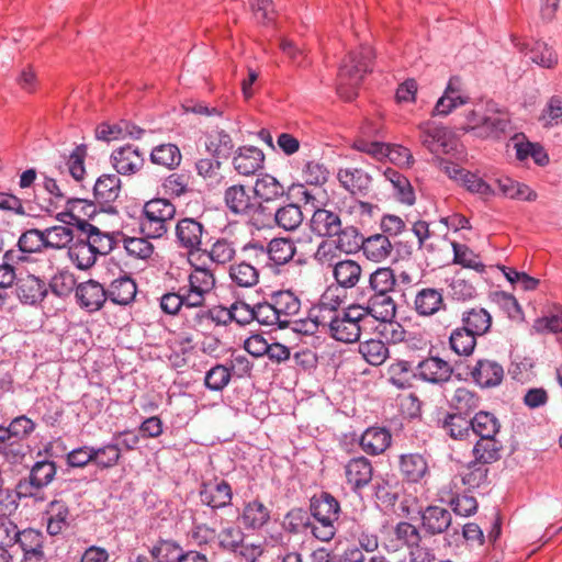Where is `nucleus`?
I'll return each instance as SVG.
<instances>
[{"label":"nucleus","mask_w":562,"mask_h":562,"mask_svg":"<svg viewBox=\"0 0 562 562\" xmlns=\"http://www.w3.org/2000/svg\"><path fill=\"white\" fill-rule=\"evenodd\" d=\"M347 483L351 490L361 491L370 484L373 476V465L371 461L363 457L351 458L344 467Z\"/></svg>","instance_id":"obj_20"},{"label":"nucleus","mask_w":562,"mask_h":562,"mask_svg":"<svg viewBox=\"0 0 562 562\" xmlns=\"http://www.w3.org/2000/svg\"><path fill=\"white\" fill-rule=\"evenodd\" d=\"M203 505L212 509H221L232 504L233 492L231 485L224 481L203 483L199 492Z\"/></svg>","instance_id":"obj_19"},{"label":"nucleus","mask_w":562,"mask_h":562,"mask_svg":"<svg viewBox=\"0 0 562 562\" xmlns=\"http://www.w3.org/2000/svg\"><path fill=\"white\" fill-rule=\"evenodd\" d=\"M470 98L463 89V83L460 77H451L445 89L443 94L438 99L435 104L431 115L432 116H447L454 109L464 105L469 102Z\"/></svg>","instance_id":"obj_11"},{"label":"nucleus","mask_w":562,"mask_h":562,"mask_svg":"<svg viewBox=\"0 0 562 562\" xmlns=\"http://www.w3.org/2000/svg\"><path fill=\"white\" fill-rule=\"evenodd\" d=\"M384 178L392 184L396 198L407 204L412 205L415 202V193L408 179L393 168L384 170Z\"/></svg>","instance_id":"obj_47"},{"label":"nucleus","mask_w":562,"mask_h":562,"mask_svg":"<svg viewBox=\"0 0 562 562\" xmlns=\"http://www.w3.org/2000/svg\"><path fill=\"white\" fill-rule=\"evenodd\" d=\"M176 206L167 199H153L143 207L140 231L147 238H160L167 234L175 218Z\"/></svg>","instance_id":"obj_5"},{"label":"nucleus","mask_w":562,"mask_h":562,"mask_svg":"<svg viewBox=\"0 0 562 562\" xmlns=\"http://www.w3.org/2000/svg\"><path fill=\"white\" fill-rule=\"evenodd\" d=\"M452 373V366L439 357H427L415 367V378L434 385L447 383Z\"/></svg>","instance_id":"obj_10"},{"label":"nucleus","mask_w":562,"mask_h":562,"mask_svg":"<svg viewBox=\"0 0 562 562\" xmlns=\"http://www.w3.org/2000/svg\"><path fill=\"white\" fill-rule=\"evenodd\" d=\"M359 353L371 366H381L389 358V348L380 339H369L359 345Z\"/></svg>","instance_id":"obj_56"},{"label":"nucleus","mask_w":562,"mask_h":562,"mask_svg":"<svg viewBox=\"0 0 562 562\" xmlns=\"http://www.w3.org/2000/svg\"><path fill=\"white\" fill-rule=\"evenodd\" d=\"M216 279L210 268L192 265L187 283L177 291L165 293L160 297L161 310L169 315H177L182 307H203L206 296L214 290Z\"/></svg>","instance_id":"obj_1"},{"label":"nucleus","mask_w":562,"mask_h":562,"mask_svg":"<svg viewBox=\"0 0 562 562\" xmlns=\"http://www.w3.org/2000/svg\"><path fill=\"white\" fill-rule=\"evenodd\" d=\"M269 296L281 319V328L289 327L293 317L297 316L301 311L300 297L291 290L274 291Z\"/></svg>","instance_id":"obj_22"},{"label":"nucleus","mask_w":562,"mask_h":562,"mask_svg":"<svg viewBox=\"0 0 562 562\" xmlns=\"http://www.w3.org/2000/svg\"><path fill=\"white\" fill-rule=\"evenodd\" d=\"M508 125V114L499 110L495 103L487 102L485 104V116L482 123V127H484L486 134L482 135L481 138H497L506 132Z\"/></svg>","instance_id":"obj_33"},{"label":"nucleus","mask_w":562,"mask_h":562,"mask_svg":"<svg viewBox=\"0 0 562 562\" xmlns=\"http://www.w3.org/2000/svg\"><path fill=\"white\" fill-rule=\"evenodd\" d=\"M46 529L50 536L61 533L70 525V510L63 501H52L45 512Z\"/></svg>","instance_id":"obj_32"},{"label":"nucleus","mask_w":562,"mask_h":562,"mask_svg":"<svg viewBox=\"0 0 562 562\" xmlns=\"http://www.w3.org/2000/svg\"><path fill=\"white\" fill-rule=\"evenodd\" d=\"M78 234L93 249L97 256L108 255L114 247V239L109 233L101 232L87 221L79 220Z\"/></svg>","instance_id":"obj_25"},{"label":"nucleus","mask_w":562,"mask_h":562,"mask_svg":"<svg viewBox=\"0 0 562 562\" xmlns=\"http://www.w3.org/2000/svg\"><path fill=\"white\" fill-rule=\"evenodd\" d=\"M362 310L368 323L370 316L380 322H390L396 315V303L391 294L370 293Z\"/></svg>","instance_id":"obj_26"},{"label":"nucleus","mask_w":562,"mask_h":562,"mask_svg":"<svg viewBox=\"0 0 562 562\" xmlns=\"http://www.w3.org/2000/svg\"><path fill=\"white\" fill-rule=\"evenodd\" d=\"M373 50L369 45H361L358 50L350 52L344 59L338 71L337 92L347 101L356 98L353 91L364 75L370 71Z\"/></svg>","instance_id":"obj_3"},{"label":"nucleus","mask_w":562,"mask_h":562,"mask_svg":"<svg viewBox=\"0 0 562 562\" xmlns=\"http://www.w3.org/2000/svg\"><path fill=\"white\" fill-rule=\"evenodd\" d=\"M445 432L454 440H464L471 436V417L449 412L439 420Z\"/></svg>","instance_id":"obj_41"},{"label":"nucleus","mask_w":562,"mask_h":562,"mask_svg":"<svg viewBox=\"0 0 562 562\" xmlns=\"http://www.w3.org/2000/svg\"><path fill=\"white\" fill-rule=\"evenodd\" d=\"M341 220L337 212L316 209L312 215L311 231L319 237H334L340 229Z\"/></svg>","instance_id":"obj_29"},{"label":"nucleus","mask_w":562,"mask_h":562,"mask_svg":"<svg viewBox=\"0 0 562 562\" xmlns=\"http://www.w3.org/2000/svg\"><path fill=\"white\" fill-rule=\"evenodd\" d=\"M539 122L546 128L554 127L562 124V98L559 95L551 97L543 108Z\"/></svg>","instance_id":"obj_64"},{"label":"nucleus","mask_w":562,"mask_h":562,"mask_svg":"<svg viewBox=\"0 0 562 562\" xmlns=\"http://www.w3.org/2000/svg\"><path fill=\"white\" fill-rule=\"evenodd\" d=\"M270 514V509L262 502L254 499L245 504L240 521L248 530H259L269 522Z\"/></svg>","instance_id":"obj_36"},{"label":"nucleus","mask_w":562,"mask_h":562,"mask_svg":"<svg viewBox=\"0 0 562 562\" xmlns=\"http://www.w3.org/2000/svg\"><path fill=\"white\" fill-rule=\"evenodd\" d=\"M450 349L458 356L469 357L476 346V336L460 326L454 328L449 336Z\"/></svg>","instance_id":"obj_50"},{"label":"nucleus","mask_w":562,"mask_h":562,"mask_svg":"<svg viewBox=\"0 0 562 562\" xmlns=\"http://www.w3.org/2000/svg\"><path fill=\"white\" fill-rule=\"evenodd\" d=\"M389 381L397 389L405 390L412 385L415 368L407 360H395L387 368Z\"/></svg>","instance_id":"obj_48"},{"label":"nucleus","mask_w":562,"mask_h":562,"mask_svg":"<svg viewBox=\"0 0 562 562\" xmlns=\"http://www.w3.org/2000/svg\"><path fill=\"white\" fill-rule=\"evenodd\" d=\"M517 47L521 53L528 55L532 63L543 68L551 69L558 64L557 53L544 42L536 41L531 46L524 43Z\"/></svg>","instance_id":"obj_42"},{"label":"nucleus","mask_w":562,"mask_h":562,"mask_svg":"<svg viewBox=\"0 0 562 562\" xmlns=\"http://www.w3.org/2000/svg\"><path fill=\"white\" fill-rule=\"evenodd\" d=\"M68 256L71 262L80 270L92 267L97 261V254L78 234L68 247Z\"/></svg>","instance_id":"obj_46"},{"label":"nucleus","mask_w":562,"mask_h":562,"mask_svg":"<svg viewBox=\"0 0 562 562\" xmlns=\"http://www.w3.org/2000/svg\"><path fill=\"white\" fill-rule=\"evenodd\" d=\"M311 513L313 517H328L338 520L340 505L329 493H322L319 497L312 499Z\"/></svg>","instance_id":"obj_57"},{"label":"nucleus","mask_w":562,"mask_h":562,"mask_svg":"<svg viewBox=\"0 0 562 562\" xmlns=\"http://www.w3.org/2000/svg\"><path fill=\"white\" fill-rule=\"evenodd\" d=\"M150 553L157 562H180L186 552L173 540H159L151 548Z\"/></svg>","instance_id":"obj_60"},{"label":"nucleus","mask_w":562,"mask_h":562,"mask_svg":"<svg viewBox=\"0 0 562 562\" xmlns=\"http://www.w3.org/2000/svg\"><path fill=\"white\" fill-rule=\"evenodd\" d=\"M361 250L368 260L373 262H382L391 256L393 251V245L391 244L387 236L383 234H374L368 238L363 237Z\"/></svg>","instance_id":"obj_38"},{"label":"nucleus","mask_w":562,"mask_h":562,"mask_svg":"<svg viewBox=\"0 0 562 562\" xmlns=\"http://www.w3.org/2000/svg\"><path fill=\"white\" fill-rule=\"evenodd\" d=\"M488 462H483L475 459L474 462L469 464L467 469L461 473V482L469 490L479 488L487 482L488 469L486 467Z\"/></svg>","instance_id":"obj_59"},{"label":"nucleus","mask_w":562,"mask_h":562,"mask_svg":"<svg viewBox=\"0 0 562 562\" xmlns=\"http://www.w3.org/2000/svg\"><path fill=\"white\" fill-rule=\"evenodd\" d=\"M43 249H45L43 231L31 228L20 236L18 249L8 250L4 258L13 262H24L29 260L30 255L41 252Z\"/></svg>","instance_id":"obj_16"},{"label":"nucleus","mask_w":562,"mask_h":562,"mask_svg":"<svg viewBox=\"0 0 562 562\" xmlns=\"http://www.w3.org/2000/svg\"><path fill=\"white\" fill-rule=\"evenodd\" d=\"M57 469L54 461L42 460L33 464L27 479H22L15 486L19 498L32 497L43 499L40 496L42 488L50 484L56 475Z\"/></svg>","instance_id":"obj_6"},{"label":"nucleus","mask_w":562,"mask_h":562,"mask_svg":"<svg viewBox=\"0 0 562 562\" xmlns=\"http://www.w3.org/2000/svg\"><path fill=\"white\" fill-rule=\"evenodd\" d=\"M422 527L429 535L445 532L451 525V514L440 506H428L420 513Z\"/></svg>","instance_id":"obj_31"},{"label":"nucleus","mask_w":562,"mask_h":562,"mask_svg":"<svg viewBox=\"0 0 562 562\" xmlns=\"http://www.w3.org/2000/svg\"><path fill=\"white\" fill-rule=\"evenodd\" d=\"M204 226L192 217H184L178 221L175 227L176 243L188 254L201 249Z\"/></svg>","instance_id":"obj_12"},{"label":"nucleus","mask_w":562,"mask_h":562,"mask_svg":"<svg viewBox=\"0 0 562 562\" xmlns=\"http://www.w3.org/2000/svg\"><path fill=\"white\" fill-rule=\"evenodd\" d=\"M400 471L406 481L418 483L429 475V465L420 453H404L400 456Z\"/></svg>","instance_id":"obj_30"},{"label":"nucleus","mask_w":562,"mask_h":562,"mask_svg":"<svg viewBox=\"0 0 562 562\" xmlns=\"http://www.w3.org/2000/svg\"><path fill=\"white\" fill-rule=\"evenodd\" d=\"M232 164L239 176L250 177L263 168L265 154L255 146H240L234 153Z\"/></svg>","instance_id":"obj_17"},{"label":"nucleus","mask_w":562,"mask_h":562,"mask_svg":"<svg viewBox=\"0 0 562 562\" xmlns=\"http://www.w3.org/2000/svg\"><path fill=\"white\" fill-rule=\"evenodd\" d=\"M43 188L49 194L50 203L56 209L66 205L68 211L72 212L77 206L87 203L85 199L71 196L66 187L53 178L45 177Z\"/></svg>","instance_id":"obj_34"},{"label":"nucleus","mask_w":562,"mask_h":562,"mask_svg":"<svg viewBox=\"0 0 562 562\" xmlns=\"http://www.w3.org/2000/svg\"><path fill=\"white\" fill-rule=\"evenodd\" d=\"M180 149L173 144H161L153 148L150 161L155 165L173 169L181 162Z\"/></svg>","instance_id":"obj_55"},{"label":"nucleus","mask_w":562,"mask_h":562,"mask_svg":"<svg viewBox=\"0 0 562 562\" xmlns=\"http://www.w3.org/2000/svg\"><path fill=\"white\" fill-rule=\"evenodd\" d=\"M249 259L261 261L262 266H283L291 261L296 252L294 243L288 238H273L267 246L251 241Z\"/></svg>","instance_id":"obj_7"},{"label":"nucleus","mask_w":562,"mask_h":562,"mask_svg":"<svg viewBox=\"0 0 562 562\" xmlns=\"http://www.w3.org/2000/svg\"><path fill=\"white\" fill-rule=\"evenodd\" d=\"M207 256L216 265L229 263L236 256V248L233 240L222 237L217 238L207 250Z\"/></svg>","instance_id":"obj_62"},{"label":"nucleus","mask_w":562,"mask_h":562,"mask_svg":"<svg viewBox=\"0 0 562 562\" xmlns=\"http://www.w3.org/2000/svg\"><path fill=\"white\" fill-rule=\"evenodd\" d=\"M34 429L35 423L25 415L18 416L11 420L7 427V431L13 447L12 462H16L18 459L23 456L21 441L27 438Z\"/></svg>","instance_id":"obj_28"},{"label":"nucleus","mask_w":562,"mask_h":562,"mask_svg":"<svg viewBox=\"0 0 562 562\" xmlns=\"http://www.w3.org/2000/svg\"><path fill=\"white\" fill-rule=\"evenodd\" d=\"M110 160L117 173L133 176L143 168L145 157L137 146L125 145L114 149Z\"/></svg>","instance_id":"obj_14"},{"label":"nucleus","mask_w":562,"mask_h":562,"mask_svg":"<svg viewBox=\"0 0 562 562\" xmlns=\"http://www.w3.org/2000/svg\"><path fill=\"white\" fill-rule=\"evenodd\" d=\"M249 248H254L251 241L240 248L238 259L229 266L231 281L239 288H254L259 283L261 261L249 259Z\"/></svg>","instance_id":"obj_9"},{"label":"nucleus","mask_w":562,"mask_h":562,"mask_svg":"<svg viewBox=\"0 0 562 562\" xmlns=\"http://www.w3.org/2000/svg\"><path fill=\"white\" fill-rule=\"evenodd\" d=\"M344 297L339 293L338 288L328 286L321 295L318 303L311 310L316 326H323L329 319L337 316L342 307Z\"/></svg>","instance_id":"obj_15"},{"label":"nucleus","mask_w":562,"mask_h":562,"mask_svg":"<svg viewBox=\"0 0 562 562\" xmlns=\"http://www.w3.org/2000/svg\"><path fill=\"white\" fill-rule=\"evenodd\" d=\"M368 324L362 305L352 304L342 308L337 316L325 323L322 327L327 329L329 337L344 344L357 342L363 327Z\"/></svg>","instance_id":"obj_4"},{"label":"nucleus","mask_w":562,"mask_h":562,"mask_svg":"<svg viewBox=\"0 0 562 562\" xmlns=\"http://www.w3.org/2000/svg\"><path fill=\"white\" fill-rule=\"evenodd\" d=\"M501 431L498 418L490 412L480 411L471 417V434L479 437L473 447L475 459L483 462H494L501 457L502 441L497 439Z\"/></svg>","instance_id":"obj_2"},{"label":"nucleus","mask_w":562,"mask_h":562,"mask_svg":"<svg viewBox=\"0 0 562 562\" xmlns=\"http://www.w3.org/2000/svg\"><path fill=\"white\" fill-rule=\"evenodd\" d=\"M47 291L45 281L34 274H26L16 279L15 293L23 304L35 305L42 302L47 295Z\"/></svg>","instance_id":"obj_21"},{"label":"nucleus","mask_w":562,"mask_h":562,"mask_svg":"<svg viewBox=\"0 0 562 562\" xmlns=\"http://www.w3.org/2000/svg\"><path fill=\"white\" fill-rule=\"evenodd\" d=\"M224 204L236 216H250L259 204L251 198L243 184H232L223 193Z\"/></svg>","instance_id":"obj_13"},{"label":"nucleus","mask_w":562,"mask_h":562,"mask_svg":"<svg viewBox=\"0 0 562 562\" xmlns=\"http://www.w3.org/2000/svg\"><path fill=\"white\" fill-rule=\"evenodd\" d=\"M396 286L394 271L389 267L378 268L369 277V290L371 293L391 294Z\"/></svg>","instance_id":"obj_53"},{"label":"nucleus","mask_w":562,"mask_h":562,"mask_svg":"<svg viewBox=\"0 0 562 562\" xmlns=\"http://www.w3.org/2000/svg\"><path fill=\"white\" fill-rule=\"evenodd\" d=\"M303 212L297 204L289 203L277 210L274 221L284 231H295L303 222Z\"/></svg>","instance_id":"obj_58"},{"label":"nucleus","mask_w":562,"mask_h":562,"mask_svg":"<svg viewBox=\"0 0 562 562\" xmlns=\"http://www.w3.org/2000/svg\"><path fill=\"white\" fill-rule=\"evenodd\" d=\"M497 186L502 194L506 198L520 201H536L537 193L525 183L517 182L510 178H501Z\"/></svg>","instance_id":"obj_54"},{"label":"nucleus","mask_w":562,"mask_h":562,"mask_svg":"<svg viewBox=\"0 0 562 562\" xmlns=\"http://www.w3.org/2000/svg\"><path fill=\"white\" fill-rule=\"evenodd\" d=\"M362 274V268L356 260L344 259L333 265V277L342 289L355 288Z\"/></svg>","instance_id":"obj_37"},{"label":"nucleus","mask_w":562,"mask_h":562,"mask_svg":"<svg viewBox=\"0 0 562 562\" xmlns=\"http://www.w3.org/2000/svg\"><path fill=\"white\" fill-rule=\"evenodd\" d=\"M479 406L480 396L474 391L464 386L458 387L449 400V407L451 412L470 417Z\"/></svg>","instance_id":"obj_45"},{"label":"nucleus","mask_w":562,"mask_h":562,"mask_svg":"<svg viewBox=\"0 0 562 562\" xmlns=\"http://www.w3.org/2000/svg\"><path fill=\"white\" fill-rule=\"evenodd\" d=\"M254 193L261 201L270 202L281 198L284 194V188L274 177L266 173L257 178Z\"/></svg>","instance_id":"obj_49"},{"label":"nucleus","mask_w":562,"mask_h":562,"mask_svg":"<svg viewBox=\"0 0 562 562\" xmlns=\"http://www.w3.org/2000/svg\"><path fill=\"white\" fill-rule=\"evenodd\" d=\"M462 327L476 337L485 335L492 326V316L483 307H473L462 313Z\"/></svg>","instance_id":"obj_43"},{"label":"nucleus","mask_w":562,"mask_h":562,"mask_svg":"<svg viewBox=\"0 0 562 562\" xmlns=\"http://www.w3.org/2000/svg\"><path fill=\"white\" fill-rule=\"evenodd\" d=\"M472 380L482 389L498 386L504 379V369L495 360L480 359L470 371Z\"/></svg>","instance_id":"obj_23"},{"label":"nucleus","mask_w":562,"mask_h":562,"mask_svg":"<svg viewBox=\"0 0 562 562\" xmlns=\"http://www.w3.org/2000/svg\"><path fill=\"white\" fill-rule=\"evenodd\" d=\"M392 443V434L385 427H369L360 439L359 446L369 456H379L387 450Z\"/></svg>","instance_id":"obj_27"},{"label":"nucleus","mask_w":562,"mask_h":562,"mask_svg":"<svg viewBox=\"0 0 562 562\" xmlns=\"http://www.w3.org/2000/svg\"><path fill=\"white\" fill-rule=\"evenodd\" d=\"M337 179L340 186L352 195L366 196L372 187V177L358 167L339 168Z\"/></svg>","instance_id":"obj_18"},{"label":"nucleus","mask_w":562,"mask_h":562,"mask_svg":"<svg viewBox=\"0 0 562 562\" xmlns=\"http://www.w3.org/2000/svg\"><path fill=\"white\" fill-rule=\"evenodd\" d=\"M451 247L453 250V263L472 269L479 273L485 271V265L482 262L480 255L475 254L467 245L452 241Z\"/></svg>","instance_id":"obj_52"},{"label":"nucleus","mask_w":562,"mask_h":562,"mask_svg":"<svg viewBox=\"0 0 562 562\" xmlns=\"http://www.w3.org/2000/svg\"><path fill=\"white\" fill-rule=\"evenodd\" d=\"M245 540V533L239 526L228 522L217 532L216 542L220 549L232 553Z\"/></svg>","instance_id":"obj_63"},{"label":"nucleus","mask_w":562,"mask_h":562,"mask_svg":"<svg viewBox=\"0 0 562 562\" xmlns=\"http://www.w3.org/2000/svg\"><path fill=\"white\" fill-rule=\"evenodd\" d=\"M45 249H60L68 246L75 238L74 232L67 226H53L43 231Z\"/></svg>","instance_id":"obj_61"},{"label":"nucleus","mask_w":562,"mask_h":562,"mask_svg":"<svg viewBox=\"0 0 562 562\" xmlns=\"http://www.w3.org/2000/svg\"><path fill=\"white\" fill-rule=\"evenodd\" d=\"M203 139L204 147L212 157L220 159L231 156L234 143L231 135L224 130L206 132Z\"/></svg>","instance_id":"obj_39"},{"label":"nucleus","mask_w":562,"mask_h":562,"mask_svg":"<svg viewBox=\"0 0 562 562\" xmlns=\"http://www.w3.org/2000/svg\"><path fill=\"white\" fill-rule=\"evenodd\" d=\"M334 240L340 252L355 254L361 249L363 244V236L359 229L352 225L342 227L340 225L339 232L334 236Z\"/></svg>","instance_id":"obj_51"},{"label":"nucleus","mask_w":562,"mask_h":562,"mask_svg":"<svg viewBox=\"0 0 562 562\" xmlns=\"http://www.w3.org/2000/svg\"><path fill=\"white\" fill-rule=\"evenodd\" d=\"M136 292L135 281L127 276L113 280L106 289L108 299L117 305L130 304L135 299Z\"/></svg>","instance_id":"obj_44"},{"label":"nucleus","mask_w":562,"mask_h":562,"mask_svg":"<svg viewBox=\"0 0 562 562\" xmlns=\"http://www.w3.org/2000/svg\"><path fill=\"white\" fill-rule=\"evenodd\" d=\"M414 308L419 316H432L445 308L441 291L434 288L419 290L414 300Z\"/></svg>","instance_id":"obj_35"},{"label":"nucleus","mask_w":562,"mask_h":562,"mask_svg":"<svg viewBox=\"0 0 562 562\" xmlns=\"http://www.w3.org/2000/svg\"><path fill=\"white\" fill-rule=\"evenodd\" d=\"M419 139L424 147L435 155H447L457 147L452 132L440 123L426 121L418 125Z\"/></svg>","instance_id":"obj_8"},{"label":"nucleus","mask_w":562,"mask_h":562,"mask_svg":"<svg viewBox=\"0 0 562 562\" xmlns=\"http://www.w3.org/2000/svg\"><path fill=\"white\" fill-rule=\"evenodd\" d=\"M121 180L116 175H102L93 187L97 202L103 206H110L120 195Z\"/></svg>","instance_id":"obj_40"},{"label":"nucleus","mask_w":562,"mask_h":562,"mask_svg":"<svg viewBox=\"0 0 562 562\" xmlns=\"http://www.w3.org/2000/svg\"><path fill=\"white\" fill-rule=\"evenodd\" d=\"M76 299L82 308L91 313L103 306L108 300V293L101 283L89 280L76 286Z\"/></svg>","instance_id":"obj_24"}]
</instances>
